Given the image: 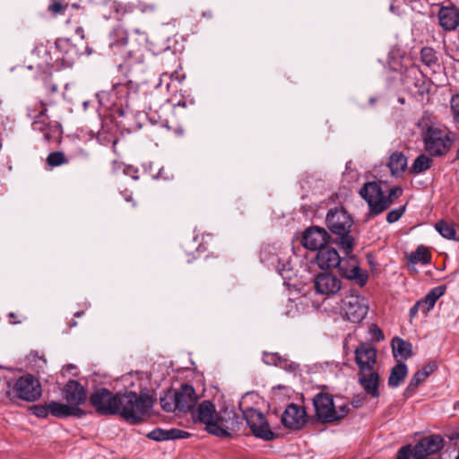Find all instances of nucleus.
Here are the masks:
<instances>
[{"mask_svg": "<svg viewBox=\"0 0 459 459\" xmlns=\"http://www.w3.org/2000/svg\"><path fill=\"white\" fill-rule=\"evenodd\" d=\"M74 36L78 39L77 42H74L73 38H59L55 42V49L59 55L56 59L50 56V51L47 46L40 45L36 48V53L42 55L43 62L39 64L41 69L52 68L58 60L65 66H71L76 58L86 52L88 47L84 40V30L81 26L73 28Z\"/></svg>", "mask_w": 459, "mask_h": 459, "instance_id": "f257e3e1", "label": "nucleus"}, {"mask_svg": "<svg viewBox=\"0 0 459 459\" xmlns=\"http://www.w3.org/2000/svg\"><path fill=\"white\" fill-rule=\"evenodd\" d=\"M109 48L115 55H118L125 59L123 64H119L120 68L125 67L127 70H132L136 66L139 72L144 71V47L135 41L129 42L125 31L116 30L110 35Z\"/></svg>", "mask_w": 459, "mask_h": 459, "instance_id": "f03ea898", "label": "nucleus"}, {"mask_svg": "<svg viewBox=\"0 0 459 459\" xmlns=\"http://www.w3.org/2000/svg\"><path fill=\"white\" fill-rule=\"evenodd\" d=\"M119 406L118 415L130 424H137L151 416L153 399L146 393L129 391L121 394Z\"/></svg>", "mask_w": 459, "mask_h": 459, "instance_id": "7ed1b4c3", "label": "nucleus"}, {"mask_svg": "<svg viewBox=\"0 0 459 459\" xmlns=\"http://www.w3.org/2000/svg\"><path fill=\"white\" fill-rule=\"evenodd\" d=\"M326 225L329 230L336 236V242L347 254L351 253L354 238L350 235L353 225L351 215L343 209H331L326 215Z\"/></svg>", "mask_w": 459, "mask_h": 459, "instance_id": "20e7f679", "label": "nucleus"}, {"mask_svg": "<svg viewBox=\"0 0 459 459\" xmlns=\"http://www.w3.org/2000/svg\"><path fill=\"white\" fill-rule=\"evenodd\" d=\"M425 150L433 156L446 154L451 147V138L446 129L429 125L423 117L419 122Z\"/></svg>", "mask_w": 459, "mask_h": 459, "instance_id": "39448f33", "label": "nucleus"}, {"mask_svg": "<svg viewBox=\"0 0 459 459\" xmlns=\"http://www.w3.org/2000/svg\"><path fill=\"white\" fill-rule=\"evenodd\" d=\"M316 415L322 423H332L344 418L349 411L348 404L335 405L330 394L319 393L313 398Z\"/></svg>", "mask_w": 459, "mask_h": 459, "instance_id": "423d86ee", "label": "nucleus"}, {"mask_svg": "<svg viewBox=\"0 0 459 459\" xmlns=\"http://www.w3.org/2000/svg\"><path fill=\"white\" fill-rule=\"evenodd\" d=\"M121 393H113L108 388L96 389L89 396V403L95 412L101 416L118 415Z\"/></svg>", "mask_w": 459, "mask_h": 459, "instance_id": "0eeeda50", "label": "nucleus"}, {"mask_svg": "<svg viewBox=\"0 0 459 459\" xmlns=\"http://www.w3.org/2000/svg\"><path fill=\"white\" fill-rule=\"evenodd\" d=\"M42 394L41 385L34 376L26 374L20 377L13 387L6 392V395L12 399L17 397L27 402H34Z\"/></svg>", "mask_w": 459, "mask_h": 459, "instance_id": "6e6552de", "label": "nucleus"}, {"mask_svg": "<svg viewBox=\"0 0 459 459\" xmlns=\"http://www.w3.org/2000/svg\"><path fill=\"white\" fill-rule=\"evenodd\" d=\"M193 417L205 425L206 430L217 437H229L230 433L219 425L215 406L210 401H204L199 404L193 412Z\"/></svg>", "mask_w": 459, "mask_h": 459, "instance_id": "1a4fd4ad", "label": "nucleus"}, {"mask_svg": "<svg viewBox=\"0 0 459 459\" xmlns=\"http://www.w3.org/2000/svg\"><path fill=\"white\" fill-rule=\"evenodd\" d=\"M359 195L368 203L370 213L377 215L391 205L390 197L385 195L380 185L368 182L359 190Z\"/></svg>", "mask_w": 459, "mask_h": 459, "instance_id": "9d476101", "label": "nucleus"}, {"mask_svg": "<svg viewBox=\"0 0 459 459\" xmlns=\"http://www.w3.org/2000/svg\"><path fill=\"white\" fill-rule=\"evenodd\" d=\"M243 414L247 425L255 437L264 440L274 438L275 435L270 429L269 424L262 412L254 408H247L243 411Z\"/></svg>", "mask_w": 459, "mask_h": 459, "instance_id": "9b49d317", "label": "nucleus"}, {"mask_svg": "<svg viewBox=\"0 0 459 459\" xmlns=\"http://www.w3.org/2000/svg\"><path fill=\"white\" fill-rule=\"evenodd\" d=\"M347 254V258H341L338 264L339 271L345 279L355 281L359 286L363 287L368 279V272L360 269L359 261L354 255Z\"/></svg>", "mask_w": 459, "mask_h": 459, "instance_id": "f8f14e48", "label": "nucleus"}, {"mask_svg": "<svg viewBox=\"0 0 459 459\" xmlns=\"http://www.w3.org/2000/svg\"><path fill=\"white\" fill-rule=\"evenodd\" d=\"M342 309L348 321L359 323L366 317L368 307L364 298L350 295L343 299Z\"/></svg>", "mask_w": 459, "mask_h": 459, "instance_id": "ddd939ff", "label": "nucleus"}, {"mask_svg": "<svg viewBox=\"0 0 459 459\" xmlns=\"http://www.w3.org/2000/svg\"><path fill=\"white\" fill-rule=\"evenodd\" d=\"M445 445L440 435H430L423 437L412 448V459H429V455L439 452Z\"/></svg>", "mask_w": 459, "mask_h": 459, "instance_id": "4468645a", "label": "nucleus"}, {"mask_svg": "<svg viewBox=\"0 0 459 459\" xmlns=\"http://www.w3.org/2000/svg\"><path fill=\"white\" fill-rule=\"evenodd\" d=\"M329 238L330 236L325 229L310 227L303 232L301 243L305 248L318 252L320 248L327 246Z\"/></svg>", "mask_w": 459, "mask_h": 459, "instance_id": "2eb2a0df", "label": "nucleus"}, {"mask_svg": "<svg viewBox=\"0 0 459 459\" xmlns=\"http://www.w3.org/2000/svg\"><path fill=\"white\" fill-rule=\"evenodd\" d=\"M64 400L71 407L81 409L88 399L84 386L76 380H69L62 390Z\"/></svg>", "mask_w": 459, "mask_h": 459, "instance_id": "dca6fc26", "label": "nucleus"}, {"mask_svg": "<svg viewBox=\"0 0 459 459\" xmlns=\"http://www.w3.org/2000/svg\"><path fill=\"white\" fill-rule=\"evenodd\" d=\"M359 370H372L377 364V350L368 342H360L354 351Z\"/></svg>", "mask_w": 459, "mask_h": 459, "instance_id": "f3484780", "label": "nucleus"}, {"mask_svg": "<svg viewBox=\"0 0 459 459\" xmlns=\"http://www.w3.org/2000/svg\"><path fill=\"white\" fill-rule=\"evenodd\" d=\"M281 421L285 428L300 429L307 421L305 408L295 403L289 404L281 415Z\"/></svg>", "mask_w": 459, "mask_h": 459, "instance_id": "a211bd4d", "label": "nucleus"}, {"mask_svg": "<svg viewBox=\"0 0 459 459\" xmlns=\"http://www.w3.org/2000/svg\"><path fill=\"white\" fill-rule=\"evenodd\" d=\"M316 292L324 295H332L341 289V280L331 273H321L314 280Z\"/></svg>", "mask_w": 459, "mask_h": 459, "instance_id": "6ab92c4d", "label": "nucleus"}, {"mask_svg": "<svg viewBox=\"0 0 459 459\" xmlns=\"http://www.w3.org/2000/svg\"><path fill=\"white\" fill-rule=\"evenodd\" d=\"M358 382L367 394L373 398H377L380 395L378 390L380 376L374 369L365 371L359 370Z\"/></svg>", "mask_w": 459, "mask_h": 459, "instance_id": "aec40b11", "label": "nucleus"}, {"mask_svg": "<svg viewBox=\"0 0 459 459\" xmlns=\"http://www.w3.org/2000/svg\"><path fill=\"white\" fill-rule=\"evenodd\" d=\"M176 406L180 411H190L195 405L197 402V396L195 391L192 385H183L174 394Z\"/></svg>", "mask_w": 459, "mask_h": 459, "instance_id": "412c9836", "label": "nucleus"}, {"mask_svg": "<svg viewBox=\"0 0 459 459\" xmlns=\"http://www.w3.org/2000/svg\"><path fill=\"white\" fill-rule=\"evenodd\" d=\"M316 263L321 269L335 268L341 263V256L335 248L326 246L317 252Z\"/></svg>", "mask_w": 459, "mask_h": 459, "instance_id": "4be33fe9", "label": "nucleus"}, {"mask_svg": "<svg viewBox=\"0 0 459 459\" xmlns=\"http://www.w3.org/2000/svg\"><path fill=\"white\" fill-rule=\"evenodd\" d=\"M48 411H50V415L56 418H67L70 416H75L77 418H82L85 415V411L82 409H77L75 407H71L67 403H62L59 402H49L48 403Z\"/></svg>", "mask_w": 459, "mask_h": 459, "instance_id": "5701e85b", "label": "nucleus"}, {"mask_svg": "<svg viewBox=\"0 0 459 459\" xmlns=\"http://www.w3.org/2000/svg\"><path fill=\"white\" fill-rule=\"evenodd\" d=\"M438 20L445 30H453L459 25V11L455 7H441Z\"/></svg>", "mask_w": 459, "mask_h": 459, "instance_id": "b1692460", "label": "nucleus"}, {"mask_svg": "<svg viewBox=\"0 0 459 459\" xmlns=\"http://www.w3.org/2000/svg\"><path fill=\"white\" fill-rule=\"evenodd\" d=\"M189 434L186 431L172 429L169 430H164L161 429H156L147 434V437L155 441H165L178 438H184Z\"/></svg>", "mask_w": 459, "mask_h": 459, "instance_id": "393cba45", "label": "nucleus"}, {"mask_svg": "<svg viewBox=\"0 0 459 459\" xmlns=\"http://www.w3.org/2000/svg\"><path fill=\"white\" fill-rule=\"evenodd\" d=\"M46 112L47 109L43 108L39 114L35 117L32 126L35 131L42 132L44 134V139L47 142H49L52 139V134L48 118L46 117Z\"/></svg>", "mask_w": 459, "mask_h": 459, "instance_id": "a878e982", "label": "nucleus"}, {"mask_svg": "<svg viewBox=\"0 0 459 459\" xmlns=\"http://www.w3.org/2000/svg\"><path fill=\"white\" fill-rule=\"evenodd\" d=\"M392 350L394 357L407 359L411 355V344L399 337H394L392 340Z\"/></svg>", "mask_w": 459, "mask_h": 459, "instance_id": "bb28decb", "label": "nucleus"}, {"mask_svg": "<svg viewBox=\"0 0 459 459\" xmlns=\"http://www.w3.org/2000/svg\"><path fill=\"white\" fill-rule=\"evenodd\" d=\"M388 167L392 175H400L407 167V159L403 152H394L389 158Z\"/></svg>", "mask_w": 459, "mask_h": 459, "instance_id": "cd10ccee", "label": "nucleus"}, {"mask_svg": "<svg viewBox=\"0 0 459 459\" xmlns=\"http://www.w3.org/2000/svg\"><path fill=\"white\" fill-rule=\"evenodd\" d=\"M431 254L428 247L419 246L415 251L408 255V264H428L430 262Z\"/></svg>", "mask_w": 459, "mask_h": 459, "instance_id": "c85d7f7f", "label": "nucleus"}, {"mask_svg": "<svg viewBox=\"0 0 459 459\" xmlns=\"http://www.w3.org/2000/svg\"><path fill=\"white\" fill-rule=\"evenodd\" d=\"M407 375V366L404 363L395 365L390 373L388 385L391 387H397L401 385Z\"/></svg>", "mask_w": 459, "mask_h": 459, "instance_id": "c756f323", "label": "nucleus"}, {"mask_svg": "<svg viewBox=\"0 0 459 459\" xmlns=\"http://www.w3.org/2000/svg\"><path fill=\"white\" fill-rule=\"evenodd\" d=\"M409 74H413L415 75L416 81L414 82V86L420 95H424L430 91L431 82L425 78L416 68L410 69Z\"/></svg>", "mask_w": 459, "mask_h": 459, "instance_id": "7c9ffc66", "label": "nucleus"}, {"mask_svg": "<svg viewBox=\"0 0 459 459\" xmlns=\"http://www.w3.org/2000/svg\"><path fill=\"white\" fill-rule=\"evenodd\" d=\"M431 163V158L425 154H420L414 160L413 164L411 167V172L413 174L422 173L430 168Z\"/></svg>", "mask_w": 459, "mask_h": 459, "instance_id": "2f4dec72", "label": "nucleus"}, {"mask_svg": "<svg viewBox=\"0 0 459 459\" xmlns=\"http://www.w3.org/2000/svg\"><path fill=\"white\" fill-rule=\"evenodd\" d=\"M420 60L428 67L437 65V56L436 51L429 47H424L420 50Z\"/></svg>", "mask_w": 459, "mask_h": 459, "instance_id": "473e14b6", "label": "nucleus"}, {"mask_svg": "<svg viewBox=\"0 0 459 459\" xmlns=\"http://www.w3.org/2000/svg\"><path fill=\"white\" fill-rule=\"evenodd\" d=\"M435 228L442 237L447 239H456V230L452 224L440 221L436 223Z\"/></svg>", "mask_w": 459, "mask_h": 459, "instance_id": "72a5a7b5", "label": "nucleus"}, {"mask_svg": "<svg viewBox=\"0 0 459 459\" xmlns=\"http://www.w3.org/2000/svg\"><path fill=\"white\" fill-rule=\"evenodd\" d=\"M424 374L425 373H421L420 370H418L413 375L408 386L406 387V389L404 391L405 396L410 397L411 395H412L414 394L415 390L417 389V387L419 386V385L427 379V377H425Z\"/></svg>", "mask_w": 459, "mask_h": 459, "instance_id": "f704fd0d", "label": "nucleus"}, {"mask_svg": "<svg viewBox=\"0 0 459 459\" xmlns=\"http://www.w3.org/2000/svg\"><path fill=\"white\" fill-rule=\"evenodd\" d=\"M263 361L267 365H274L283 367L287 361L282 359L278 353L264 352Z\"/></svg>", "mask_w": 459, "mask_h": 459, "instance_id": "c9c22d12", "label": "nucleus"}, {"mask_svg": "<svg viewBox=\"0 0 459 459\" xmlns=\"http://www.w3.org/2000/svg\"><path fill=\"white\" fill-rule=\"evenodd\" d=\"M47 161L48 165L56 167L67 163V159L63 152H54L48 156Z\"/></svg>", "mask_w": 459, "mask_h": 459, "instance_id": "e433bc0d", "label": "nucleus"}, {"mask_svg": "<svg viewBox=\"0 0 459 459\" xmlns=\"http://www.w3.org/2000/svg\"><path fill=\"white\" fill-rule=\"evenodd\" d=\"M450 109L454 122L459 125V93L451 97Z\"/></svg>", "mask_w": 459, "mask_h": 459, "instance_id": "4c0bfd02", "label": "nucleus"}, {"mask_svg": "<svg viewBox=\"0 0 459 459\" xmlns=\"http://www.w3.org/2000/svg\"><path fill=\"white\" fill-rule=\"evenodd\" d=\"M31 413L38 418L45 419L50 415L48 411V403L45 404H37L30 407Z\"/></svg>", "mask_w": 459, "mask_h": 459, "instance_id": "58836bf2", "label": "nucleus"}, {"mask_svg": "<svg viewBox=\"0 0 459 459\" xmlns=\"http://www.w3.org/2000/svg\"><path fill=\"white\" fill-rule=\"evenodd\" d=\"M446 290V286L435 287L429 291L426 297L429 298V299L432 300L434 303H436L437 300L445 294Z\"/></svg>", "mask_w": 459, "mask_h": 459, "instance_id": "ea45409f", "label": "nucleus"}, {"mask_svg": "<svg viewBox=\"0 0 459 459\" xmlns=\"http://www.w3.org/2000/svg\"><path fill=\"white\" fill-rule=\"evenodd\" d=\"M403 212H404V207L392 210L391 212H389L387 213L386 221L389 223H394V222L397 221L402 217Z\"/></svg>", "mask_w": 459, "mask_h": 459, "instance_id": "a19ab883", "label": "nucleus"}, {"mask_svg": "<svg viewBox=\"0 0 459 459\" xmlns=\"http://www.w3.org/2000/svg\"><path fill=\"white\" fill-rule=\"evenodd\" d=\"M368 333L377 342H380L385 339V335H384L382 330L377 325H371L369 326Z\"/></svg>", "mask_w": 459, "mask_h": 459, "instance_id": "79ce46f5", "label": "nucleus"}, {"mask_svg": "<svg viewBox=\"0 0 459 459\" xmlns=\"http://www.w3.org/2000/svg\"><path fill=\"white\" fill-rule=\"evenodd\" d=\"M420 304V311L423 314H428L433 307L435 303L429 299V298L425 297L423 299L417 301Z\"/></svg>", "mask_w": 459, "mask_h": 459, "instance_id": "37998d69", "label": "nucleus"}, {"mask_svg": "<svg viewBox=\"0 0 459 459\" xmlns=\"http://www.w3.org/2000/svg\"><path fill=\"white\" fill-rule=\"evenodd\" d=\"M170 399L172 400V402H168L167 397L160 399V403H161L162 409L164 411H169V412L174 411L175 410H178V406H176L175 396L173 395V397H170Z\"/></svg>", "mask_w": 459, "mask_h": 459, "instance_id": "c03bdc74", "label": "nucleus"}, {"mask_svg": "<svg viewBox=\"0 0 459 459\" xmlns=\"http://www.w3.org/2000/svg\"><path fill=\"white\" fill-rule=\"evenodd\" d=\"M395 459H412V449L410 446L402 447L396 455Z\"/></svg>", "mask_w": 459, "mask_h": 459, "instance_id": "a18cd8bd", "label": "nucleus"}, {"mask_svg": "<svg viewBox=\"0 0 459 459\" xmlns=\"http://www.w3.org/2000/svg\"><path fill=\"white\" fill-rule=\"evenodd\" d=\"M108 4L116 13L119 14L120 13H124V7L121 3H118L116 0H109Z\"/></svg>", "mask_w": 459, "mask_h": 459, "instance_id": "49530a36", "label": "nucleus"}, {"mask_svg": "<svg viewBox=\"0 0 459 459\" xmlns=\"http://www.w3.org/2000/svg\"><path fill=\"white\" fill-rule=\"evenodd\" d=\"M437 369V365L436 363H429L426 366L423 367L422 369H420V371L421 373H425V377H428L430 374H432L435 370Z\"/></svg>", "mask_w": 459, "mask_h": 459, "instance_id": "de8ad7c7", "label": "nucleus"}, {"mask_svg": "<svg viewBox=\"0 0 459 459\" xmlns=\"http://www.w3.org/2000/svg\"><path fill=\"white\" fill-rule=\"evenodd\" d=\"M140 10L142 13H153L156 10V5L153 4H140Z\"/></svg>", "mask_w": 459, "mask_h": 459, "instance_id": "09e8293b", "label": "nucleus"}, {"mask_svg": "<svg viewBox=\"0 0 459 459\" xmlns=\"http://www.w3.org/2000/svg\"><path fill=\"white\" fill-rule=\"evenodd\" d=\"M48 9L55 14L62 13L64 10L63 5L58 2H54L52 4L49 5Z\"/></svg>", "mask_w": 459, "mask_h": 459, "instance_id": "8fccbe9b", "label": "nucleus"}, {"mask_svg": "<svg viewBox=\"0 0 459 459\" xmlns=\"http://www.w3.org/2000/svg\"><path fill=\"white\" fill-rule=\"evenodd\" d=\"M420 310V304L416 302L411 308H410V317L414 318L417 315V313Z\"/></svg>", "mask_w": 459, "mask_h": 459, "instance_id": "3c124183", "label": "nucleus"}, {"mask_svg": "<svg viewBox=\"0 0 459 459\" xmlns=\"http://www.w3.org/2000/svg\"><path fill=\"white\" fill-rule=\"evenodd\" d=\"M401 194L400 188H392L390 189L389 195L386 197H390L391 203L393 202V198H396Z\"/></svg>", "mask_w": 459, "mask_h": 459, "instance_id": "603ef678", "label": "nucleus"}, {"mask_svg": "<svg viewBox=\"0 0 459 459\" xmlns=\"http://www.w3.org/2000/svg\"><path fill=\"white\" fill-rule=\"evenodd\" d=\"M77 325V322L74 320V319H72L69 323H68V327L69 328H72V327H74Z\"/></svg>", "mask_w": 459, "mask_h": 459, "instance_id": "864d4df0", "label": "nucleus"}, {"mask_svg": "<svg viewBox=\"0 0 459 459\" xmlns=\"http://www.w3.org/2000/svg\"><path fill=\"white\" fill-rule=\"evenodd\" d=\"M126 201L132 202V196L130 195H124Z\"/></svg>", "mask_w": 459, "mask_h": 459, "instance_id": "5fc2aeb1", "label": "nucleus"}, {"mask_svg": "<svg viewBox=\"0 0 459 459\" xmlns=\"http://www.w3.org/2000/svg\"><path fill=\"white\" fill-rule=\"evenodd\" d=\"M83 314H84V312H83V311H78V312H76V313L74 314V316H75V317H80V316H82Z\"/></svg>", "mask_w": 459, "mask_h": 459, "instance_id": "6e6d98bb", "label": "nucleus"}, {"mask_svg": "<svg viewBox=\"0 0 459 459\" xmlns=\"http://www.w3.org/2000/svg\"><path fill=\"white\" fill-rule=\"evenodd\" d=\"M9 316L12 317V318H14V314L13 313H10Z\"/></svg>", "mask_w": 459, "mask_h": 459, "instance_id": "4d7b16f0", "label": "nucleus"}, {"mask_svg": "<svg viewBox=\"0 0 459 459\" xmlns=\"http://www.w3.org/2000/svg\"><path fill=\"white\" fill-rule=\"evenodd\" d=\"M117 139L114 140L113 141V145L115 146L117 144Z\"/></svg>", "mask_w": 459, "mask_h": 459, "instance_id": "13d9d810", "label": "nucleus"}, {"mask_svg": "<svg viewBox=\"0 0 459 459\" xmlns=\"http://www.w3.org/2000/svg\"><path fill=\"white\" fill-rule=\"evenodd\" d=\"M73 6H74V8H77V7H78V5H77L76 4H73Z\"/></svg>", "mask_w": 459, "mask_h": 459, "instance_id": "bf43d9fd", "label": "nucleus"}, {"mask_svg": "<svg viewBox=\"0 0 459 459\" xmlns=\"http://www.w3.org/2000/svg\"><path fill=\"white\" fill-rule=\"evenodd\" d=\"M56 86H54V87L52 88V91H56Z\"/></svg>", "mask_w": 459, "mask_h": 459, "instance_id": "052dcab7", "label": "nucleus"}]
</instances>
